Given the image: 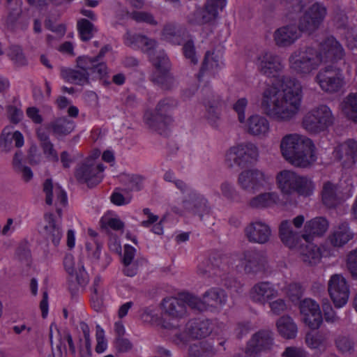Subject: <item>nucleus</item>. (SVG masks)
I'll list each match as a JSON object with an SVG mask.
<instances>
[{"instance_id":"1","label":"nucleus","mask_w":357,"mask_h":357,"mask_svg":"<svg viewBox=\"0 0 357 357\" xmlns=\"http://www.w3.org/2000/svg\"><path fill=\"white\" fill-rule=\"evenodd\" d=\"M282 90L268 86L261 94L264 113L278 122H289L298 115L302 101V86L295 78L280 77Z\"/></svg>"},{"instance_id":"2","label":"nucleus","mask_w":357,"mask_h":357,"mask_svg":"<svg viewBox=\"0 0 357 357\" xmlns=\"http://www.w3.org/2000/svg\"><path fill=\"white\" fill-rule=\"evenodd\" d=\"M280 149L285 160L296 167H306L316 160L312 141L297 134L285 135Z\"/></svg>"},{"instance_id":"3","label":"nucleus","mask_w":357,"mask_h":357,"mask_svg":"<svg viewBox=\"0 0 357 357\" xmlns=\"http://www.w3.org/2000/svg\"><path fill=\"white\" fill-rule=\"evenodd\" d=\"M176 105V100L172 98L162 99L157 104L153 112L146 113L144 116L146 123L158 134L166 135L167 126L172 121L169 113Z\"/></svg>"},{"instance_id":"4","label":"nucleus","mask_w":357,"mask_h":357,"mask_svg":"<svg viewBox=\"0 0 357 357\" xmlns=\"http://www.w3.org/2000/svg\"><path fill=\"white\" fill-rule=\"evenodd\" d=\"M289 62L290 68L301 75H309L321 65L317 49L311 46L301 47L294 51L290 55Z\"/></svg>"},{"instance_id":"5","label":"nucleus","mask_w":357,"mask_h":357,"mask_svg":"<svg viewBox=\"0 0 357 357\" xmlns=\"http://www.w3.org/2000/svg\"><path fill=\"white\" fill-rule=\"evenodd\" d=\"M334 117L330 108L321 105L307 112L303 118V128L310 132L319 133L333 123Z\"/></svg>"},{"instance_id":"6","label":"nucleus","mask_w":357,"mask_h":357,"mask_svg":"<svg viewBox=\"0 0 357 357\" xmlns=\"http://www.w3.org/2000/svg\"><path fill=\"white\" fill-rule=\"evenodd\" d=\"M104 170L103 164H96L94 158L89 157L77 165L75 177L79 183L93 188L101 182Z\"/></svg>"},{"instance_id":"7","label":"nucleus","mask_w":357,"mask_h":357,"mask_svg":"<svg viewBox=\"0 0 357 357\" xmlns=\"http://www.w3.org/2000/svg\"><path fill=\"white\" fill-rule=\"evenodd\" d=\"M328 10L324 3L315 2L309 6L300 17L298 28L301 32L312 33L322 25Z\"/></svg>"},{"instance_id":"8","label":"nucleus","mask_w":357,"mask_h":357,"mask_svg":"<svg viewBox=\"0 0 357 357\" xmlns=\"http://www.w3.org/2000/svg\"><path fill=\"white\" fill-rule=\"evenodd\" d=\"M227 301V295L225 290L219 287H212L203 294L202 299L190 296L188 298V304L192 309L204 311L209 308L222 307Z\"/></svg>"},{"instance_id":"9","label":"nucleus","mask_w":357,"mask_h":357,"mask_svg":"<svg viewBox=\"0 0 357 357\" xmlns=\"http://www.w3.org/2000/svg\"><path fill=\"white\" fill-rule=\"evenodd\" d=\"M258 156L257 148L253 144H239L231 147L226 153V165L234 167H245L251 164Z\"/></svg>"},{"instance_id":"10","label":"nucleus","mask_w":357,"mask_h":357,"mask_svg":"<svg viewBox=\"0 0 357 357\" xmlns=\"http://www.w3.org/2000/svg\"><path fill=\"white\" fill-rule=\"evenodd\" d=\"M315 80L323 91L330 93L339 91L345 84L342 70L331 65L321 68Z\"/></svg>"},{"instance_id":"11","label":"nucleus","mask_w":357,"mask_h":357,"mask_svg":"<svg viewBox=\"0 0 357 357\" xmlns=\"http://www.w3.org/2000/svg\"><path fill=\"white\" fill-rule=\"evenodd\" d=\"M274 346V333L269 329H261L255 333L247 343L245 354L258 357L261 352L271 351Z\"/></svg>"},{"instance_id":"12","label":"nucleus","mask_w":357,"mask_h":357,"mask_svg":"<svg viewBox=\"0 0 357 357\" xmlns=\"http://www.w3.org/2000/svg\"><path fill=\"white\" fill-rule=\"evenodd\" d=\"M320 63H337L344 60L345 51L340 43L333 36L324 38L317 50Z\"/></svg>"},{"instance_id":"13","label":"nucleus","mask_w":357,"mask_h":357,"mask_svg":"<svg viewBox=\"0 0 357 357\" xmlns=\"http://www.w3.org/2000/svg\"><path fill=\"white\" fill-rule=\"evenodd\" d=\"M329 295L337 308L346 305L349 297V287L346 279L340 274L333 275L328 282Z\"/></svg>"},{"instance_id":"14","label":"nucleus","mask_w":357,"mask_h":357,"mask_svg":"<svg viewBox=\"0 0 357 357\" xmlns=\"http://www.w3.org/2000/svg\"><path fill=\"white\" fill-rule=\"evenodd\" d=\"M257 70L268 77L279 76L284 68L280 56L269 52H261L255 60Z\"/></svg>"},{"instance_id":"15","label":"nucleus","mask_w":357,"mask_h":357,"mask_svg":"<svg viewBox=\"0 0 357 357\" xmlns=\"http://www.w3.org/2000/svg\"><path fill=\"white\" fill-rule=\"evenodd\" d=\"M299 309L303 322L312 330L318 329L323 323L318 303L312 299L305 298L299 302Z\"/></svg>"},{"instance_id":"16","label":"nucleus","mask_w":357,"mask_h":357,"mask_svg":"<svg viewBox=\"0 0 357 357\" xmlns=\"http://www.w3.org/2000/svg\"><path fill=\"white\" fill-rule=\"evenodd\" d=\"M183 206L188 212L198 215L200 220L203 219L204 215H208L211 212L207 199L195 190H190L183 199Z\"/></svg>"},{"instance_id":"17","label":"nucleus","mask_w":357,"mask_h":357,"mask_svg":"<svg viewBox=\"0 0 357 357\" xmlns=\"http://www.w3.org/2000/svg\"><path fill=\"white\" fill-rule=\"evenodd\" d=\"M241 260L244 261V271L246 274L255 275L264 273L266 268V257L259 251L246 250Z\"/></svg>"},{"instance_id":"18","label":"nucleus","mask_w":357,"mask_h":357,"mask_svg":"<svg viewBox=\"0 0 357 357\" xmlns=\"http://www.w3.org/2000/svg\"><path fill=\"white\" fill-rule=\"evenodd\" d=\"M244 123L245 130L252 136L266 138L271 132L270 122L264 116L252 114Z\"/></svg>"},{"instance_id":"19","label":"nucleus","mask_w":357,"mask_h":357,"mask_svg":"<svg viewBox=\"0 0 357 357\" xmlns=\"http://www.w3.org/2000/svg\"><path fill=\"white\" fill-rule=\"evenodd\" d=\"M278 296V291L270 282H259L250 291V299L256 303L265 305Z\"/></svg>"},{"instance_id":"20","label":"nucleus","mask_w":357,"mask_h":357,"mask_svg":"<svg viewBox=\"0 0 357 357\" xmlns=\"http://www.w3.org/2000/svg\"><path fill=\"white\" fill-rule=\"evenodd\" d=\"M298 25L287 24L277 29L273 33V40L279 47H287L293 45L300 37Z\"/></svg>"},{"instance_id":"21","label":"nucleus","mask_w":357,"mask_h":357,"mask_svg":"<svg viewBox=\"0 0 357 357\" xmlns=\"http://www.w3.org/2000/svg\"><path fill=\"white\" fill-rule=\"evenodd\" d=\"M244 232L248 241L259 244L268 242L271 236L270 227L261 221L250 222L245 227Z\"/></svg>"},{"instance_id":"22","label":"nucleus","mask_w":357,"mask_h":357,"mask_svg":"<svg viewBox=\"0 0 357 357\" xmlns=\"http://www.w3.org/2000/svg\"><path fill=\"white\" fill-rule=\"evenodd\" d=\"M265 181L264 174L255 169L243 171L238 178L241 188L249 192H254L263 186Z\"/></svg>"},{"instance_id":"23","label":"nucleus","mask_w":357,"mask_h":357,"mask_svg":"<svg viewBox=\"0 0 357 357\" xmlns=\"http://www.w3.org/2000/svg\"><path fill=\"white\" fill-rule=\"evenodd\" d=\"M225 7L224 0H207L204 10H197L195 12V22L197 24H204L216 19L218 10Z\"/></svg>"},{"instance_id":"24","label":"nucleus","mask_w":357,"mask_h":357,"mask_svg":"<svg viewBox=\"0 0 357 357\" xmlns=\"http://www.w3.org/2000/svg\"><path fill=\"white\" fill-rule=\"evenodd\" d=\"M188 298L189 296L186 298ZM187 305L189 306L188 302L174 297L165 298L162 303V316L174 319L182 318L187 313Z\"/></svg>"},{"instance_id":"25","label":"nucleus","mask_w":357,"mask_h":357,"mask_svg":"<svg viewBox=\"0 0 357 357\" xmlns=\"http://www.w3.org/2000/svg\"><path fill=\"white\" fill-rule=\"evenodd\" d=\"M43 190L45 194V203L47 205L53 204L54 197H55V205H57L58 203L62 206L67 204L66 192L59 184H54L51 178H47L44 181Z\"/></svg>"},{"instance_id":"26","label":"nucleus","mask_w":357,"mask_h":357,"mask_svg":"<svg viewBox=\"0 0 357 357\" xmlns=\"http://www.w3.org/2000/svg\"><path fill=\"white\" fill-rule=\"evenodd\" d=\"M328 228V222L324 217H316L307 221L304 225V232L302 238L306 242L312 241L314 236H321Z\"/></svg>"},{"instance_id":"27","label":"nucleus","mask_w":357,"mask_h":357,"mask_svg":"<svg viewBox=\"0 0 357 357\" xmlns=\"http://www.w3.org/2000/svg\"><path fill=\"white\" fill-rule=\"evenodd\" d=\"M213 331V324L208 319H193L189 321L185 326L186 334L193 339H201L207 337Z\"/></svg>"},{"instance_id":"28","label":"nucleus","mask_w":357,"mask_h":357,"mask_svg":"<svg viewBox=\"0 0 357 357\" xmlns=\"http://www.w3.org/2000/svg\"><path fill=\"white\" fill-rule=\"evenodd\" d=\"M336 156L345 167L354 164L357 160V142L348 139L341 144L336 150Z\"/></svg>"},{"instance_id":"29","label":"nucleus","mask_w":357,"mask_h":357,"mask_svg":"<svg viewBox=\"0 0 357 357\" xmlns=\"http://www.w3.org/2000/svg\"><path fill=\"white\" fill-rule=\"evenodd\" d=\"M279 234L282 243L290 248L297 245L301 238H302L303 234L295 228L294 229L290 220H287L281 222L279 227Z\"/></svg>"},{"instance_id":"30","label":"nucleus","mask_w":357,"mask_h":357,"mask_svg":"<svg viewBox=\"0 0 357 357\" xmlns=\"http://www.w3.org/2000/svg\"><path fill=\"white\" fill-rule=\"evenodd\" d=\"M45 220L47 225L44 227V234L47 241L57 246L63 236L60 220H56L52 213L46 214Z\"/></svg>"},{"instance_id":"31","label":"nucleus","mask_w":357,"mask_h":357,"mask_svg":"<svg viewBox=\"0 0 357 357\" xmlns=\"http://www.w3.org/2000/svg\"><path fill=\"white\" fill-rule=\"evenodd\" d=\"M126 44L131 47L140 48L148 56L152 53L156 47L157 42L146 36L140 34H131L127 32L125 36Z\"/></svg>"},{"instance_id":"32","label":"nucleus","mask_w":357,"mask_h":357,"mask_svg":"<svg viewBox=\"0 0 357 357\" xmlns=\"http://www.w3.org/2000/svg\"><path fill=\"white\" fill-rule=\"evenodd\" d=\"M204 104L206 110V118L210 123L214 124L220 118L221 108L224 104L221 98L214 93L205 99Z\"/></svg>"},{"instance_id":"33","label":"nucleus","mask_w":357,"mask_h":357,"mask_svg":"<svg viewBox=\"0 0 357 357\" xmlns=\"http://www.w3.org/2000/svg\"><path fill=\"white\" fill-rule=\"evenodd\" d=\"M354 236L347 222H342L333 229L330 236L331 244L335 247H342L347 243Z\"/></svg>"},{"instance_id":"34","label":"nucleus","mask_w":357,"mask_h":357,"mask_svg":"<svg viewBox=\"0 0 357 357\" xmlns=\"http://www.w3.org/2000/svg\"><path fill=\"white\" fill-rule=\"evenodd\" d=\"M297 174L289 170L280 172L277 177L278 188L286 195H291L295 191Z\"/></svg>"},{"instance_id":"35","label":"nucleus","mask_w":357,"mask_h":357,"mask_svg":"<svg viewBox=\"0 0 357 357\" xmlns=\"http://www.w3.org/2000/svg\"><path fill=\"white\" fill-rule=\"evenodd\" d=\"M61 77L69 83L77 85H84L89 83V73L80 68L76 70L61 68Z\"/></svg>"},{"instance_id":"36","label":"nucleus","mask_w":357,"mask_h":357,"mask_svg":"<svg viewBox=\"0 0 357 357\" xmlns=\"http://www.w3.org/2000/svg\"><path fill=\"white\" fill-rule=\"evenodd\" d=\"M330 333L328 331H318L306 334L305 342L311 349H325L328 343Z\"/></svg>"},{"instance_id":"37","label":"nucleus","mask_w":357,"mask_h":357,"mask_svg":"<svg viewBox=\"0 0 357 357\" xmlns=\"http://www.w3.org/2000/svg\"><path fill=\"white\" fill-rule=\"evenodd\" d=\"M277 328L281 336L286 339H294L296 337L298 332L296 324L289 316L280 317L277 323Z\"/></svg>"},{"instance_id":"38","label":"nucleus","mask_w":357,"mask_h":357,"mask_svg":"<svg viewBox=\"0 0 357 357\" xmlns=\"http://www.w3.org/2000/svg\"><path fill=\"white\" fill-rule=\"evenodd\" d=\"M305 245H301L300 248V255L303 262L313 265L319 262L321 255L319 248L311 243V241L306 242Z\"/></svg>"},{"instance_id":"39","label":"nucleus","mask_w":357,"mask_h":357,"mask_svg":"<svg viewBox=\"0 0 357 357\" xmlns=\"http://www.w3.org/2000/svg\"><path fill=\"white\" fill-rule=\"evenodd\" d=\"M213 259L218 262V260H216L214 257H213ZM222 271L224 272L226 271L224 267L220 268L218 263L214 264L211 257L202 261V262L199 264L197 269L198 274L202 277H211L213 275L221 277Z\"/></svg>"},{"instance_id":"40","label":"nucleus","mask_w":357,"mask_h":357,"mask_svg":"<svg viewBox=\"0 0 357 357\" xmlns=\"http://www.w3.org/2000/svg\"><path fill=\"white\" fill-rule=\"evenodd\" d=\"M278 200L279 197L276 192H265L253 197L250 202V206L256 208H267L275 204Z\"/></svg>"},{"instance_id":"41","label":"nucleus","mask_w":357,"mask_h":357,"mask_svg":"<svg viewBox=\"0 0 357 357\" xmlns=\"http://www.w3.org/2000/svg\"><path fill=\"white\" fill-rule=\"evenodd\" d=\"M188 352L190 357H213L217 351L210 342H202L190 345Z\"/></svg>"},{"instance_id":"42","label":"nucleus","mask_w":357,"mask_h":357,"mask_svg":"<svg viewBox=\"0 0 357 357\" xmlns=\"http://www.w3.org/2000/svg\"><path fill=\"white\" fill-rule=\"evenodd\" d=\"M322 201L328 208L335 207L340 202L336 193V186L331 182H326L323 186Z\"/></svg>"},{"instance_id":"43","label":"nucleus","mask_w":357,"mask_h":357,"mask_svg":"<svg viewBox=\"0 0 357 357\" xmlns=\"http://www.w3.org/2000/svg\"><path fill=\"white\" fill-rule=\"evenodd\" d=\"M53 132L57 135H67L75 128L73 121L66 117L59 118L51 123Z\"/></svg>"},{"instance_id":"44","label":"nucleus","mask_w":357,"mask_h":357,"mask_svg":"<svg viewBox=\"0 0 357 357\" xmlns=\"http://www.w3.org/2000/svg\"><path fill=\"white\" fill-rule=\"evenodd\" d=\"M7 55L17 68H22L28 65V60L20 46H10Z\"/></svg>"},{"instance_id":"45","label":"nucleus","mask_w":357,"mask_h":357,"mask_svg":"<svg viewBox=\"0 0 357 357\" xmlns=\"http://www.w3.org/2000/svg\"><path fill=\"white\" fill-rule=\"evenodd\" d=\"M149 57L159 72L169 71L170 68L169 60L165 52L159 51L156 52L154 50L149 55Z\"/></svg>"},{"instance_id":"46","label":"nucleus","mask_w":357,"mask_h":357,"mask_svg":"<svg viewBox=\"0 0 357 357\" xmlns=\"http://www.w3.org/2000/svg\"><path fill=\"white\" fill-rule=\"evenodd\" d=\"M77 27L82 41H88L91 39L97 29L93 23L88 20L82 18L77 21Z\"/></svg>"},{"instance_id":"47","label":"nucleus","mask_w":357,"mask_h":357,"mask_svg":"<svg viewBox=\"0 0 357 357\" xmlns=\"http://www.w3.org/2000/svg\"><path fill=\"white\" fill-rule=\"evenodd\" d=\"M343 111L350 119L357 123V93H351L346 97Z\"/></svg>"},{"instance_id":"48","label":"nucleus","mask_w":357,"mask_h":357,"mask_svg":"<svg viewBox=\"0 0 357 357\" xmlns=\"http://www.w3.org/2000/svg\"><path fill=\"white\" fill-rule=\"evenodd\" d=\"M222 62L220 61L219 59L214 56L213 54H211L207 52L205 54L204 61L202 63L200 71L198 74V79L200 81L201 77L204 76L206 71L214 70L220 68Z\"/></svg>"},{"instance_id":"49","label":"nucleus","mask_w":357,"mask_h":357,"mask_svg":"<svg viewBox=\"0 0 357 357\" xmlns=\"http://www.w3.org/2000/svg\"><path fill=\"white\" fill-rule=\"evenodd\" d=\"M152 81L163 90H171L175 86L174 78L169 71L158 72Z\"/></svg>"},{"instance_id":"50","label":"nucleus","mask_w":357,"mask_h":357,"mask_svg":"<svg viewBox=\"0 0 357 357\" xmlns=\"http://www.w3.org/2000/svg\"><path fill=\"white\" fill-rule=\"evenodd\" d=\"M314 189V185L310 178L297 175L294 192L307 197L312 193Z\"/></svg>"},{"instance_id":"51","label":"nucleus","mask_w":357,"mask_h":357,"mask_svg":"<svg viewBox=\"0 0 357 357\" xmlns=\"http://www.w3.org/2000/svg\"><path fill=\"white\" fill-rule=\"evenodd\" d=\"M162 38L174 45H180L182 40L176 26L173 24H167L164 26Z\"/></svg>"},{"instance_id":"52","label":"nucleus","mask_w":357,"mask_h":357,"mask_svg":"<svg viewBox=\"0 0 357 357\" xmlns=\"http://www.w3.org/2000/svg\"><path fill=\"white\" fill-rule=\"evenodd\" d=\"M222 284L226 288L232 290L234 292L240 294L243 291V284L238 281L235 278L231 275H226L225 273L222 274L220 277Z\"/></svg>"},{"instance_id":"53","label":"nucleus","mask_w":357,"mask_h":357,"mask_svg":"<svg viewBox=\"0 0 357 357\" xmlns=\"http://www.w3.org/2000/svg\"><path fill=\"white\" fill-rule=\"evenodd\" d=\"M80 328L83 333L85 340V350L81 349V357H91V343L90 339V330L87 324L84 321L80 322Z\"/></svg>"},{"instance_id":"54","label":"nucleus","mask_w":357,"mask_h":357,"mask_svg":"<svg viewBox=\"0 0 357 357\" xmlns=\"http://www.w3.org/2000/svg\"><path fill=\"white\" fill-rule=\"evenodd\" d=\"M0 147L2 151L8 153L13 148V140L11 138V128H5L0 138Z\"/></svg>"},{"instance_id":"55","label":"nucleus","mask_w":357,"mask_h":357,"mask_svg":"<svg viewBox=\"0 0 357 357\" xmlns=\"http://www.w3.org/2000/svg\"><path fill=\"white\" fill-rule=\"evenodd\" d=\"M336 347L342 353H351L354 349V341L348 337L341 336L335 341Z\"/></svg>"},{"instance_id":"56","label":"nucleus","mask_w":357,"mask_h":357,"mask_svg":"<svg viewBox=\"0 0 357 357\" xmlns=\"http://www.w3.org/2000/svg\"><path fill=\"white\" fill-rule=\"evenodd\" d=\"M220 190L222 196L227 199L235 201L238 197L234 185L228 181H225L220 185Z\"/></svg>"},{"instance_id":"57","label":"nucleus","mask_w":357,"mask_h":357,"mask_svg":"<svg viewBox=\"0 0 357 357\" xmlns=\"http://www.w3.org/2000/svg\"><path fill=\"white\" fill-rule=\"evenodd\" d=\"M287 296L294 303H298L303 296L301 286L298 283L290 284L287 289Z\"/></svg>"},{"instance_id":"58","label":"nucleus","mask_w":357,"mask_h":357,"mask_svg":"<svg viewBox=\"0 0 357 357\" xmlns=\"http://www.w3.org/2000/svg\"><path fill=\"white\" fill-rule=\"evenodd\" d=\"M16 254L21 261L24 262L26 265H29L31 251L27 242H23L18 246Z\"/></svg>"},{"instance_id":"59","label":"nucleus","mask_w":357,"mask_h":357,"mask_svg":"<svg viewBox=\"0 0 357 357\" xmlns=\"http://www.w3.org/2000/svg\"><path fill=\"white\" fill-rule=\"evenodd\" d=\"M132 18L137 22H146L151 25H156L157 22L153 16L147 12L135 11L132 13Z\"/></svg>"},{"instance_id":"60","label":"nucleus","mask_w":357,"mask_h":357,"mask_svg":"<svg viewBox=\"0 0 357 357\" xmlns=\"http://www.w3.org/2000/svg\"><path fill=\"white\" fill-rule=\"evenodd\" d=\"M98 62V59L95 56L91 57L89 56H79L77 59V66L85 71L90 70L93 69L95 63Z\"/></svg>"},{"instance_id":"61","label":"nucleus","mask_w":357,"mask_h":357,"mask_svg":"<svg viewBox=\"0 0 357 357\" xmlns=\"http://www.w3.org/2000/svg\"><path fill=\"white\" fill-rule=\"evenodd\" d=\"M347 265L352 277L357 279V248L347 255Z\"/></svg>"},{"instance_id":"62","label":"nucleus","mask_w":357,"mask_h":357,"mask_svg":"<svg viewBox=\"0 0 357 357\" xmlns=\"http://www.w3.org/2000/svg\"><path fill=\"white\" fill-rule=\"evenodd\" d=\"M248 105V100L245 98L238 99L233 106V109L238 114L240 123H244L245 120V110Z\"/></svg>"},{"instance_id":"63","label":"nucleus","mask_w":357,"mask_h":357,"mask_svg":"<svg viewBox=\"0 0 357 357\" xmlns=\"http://www.w3.org/2000/svg\"><path fill=\"white\" fill-rule=\"evenodd\" d=\"M183 51L185 58L190 60L191 63L196 64L198 59L195 54V48L192 40H188L183 47Z\"/></svg>"},{"instance_id":"64","label":"nucleus","mask_w":357,"mask_h":357,"mask_svg":"<svg viewBox=\"0 0 357 357\" xmlns=\"http://www.w3.org/2000/svg\"><path fill=\"white\" fill-rule=\"evenodd\" d=\"M324 319L328 323H335L339 320L335 312L331 305L328 303H324L322 305Z\"/></svg>"}]
</instances>
